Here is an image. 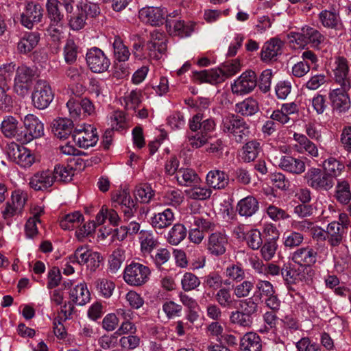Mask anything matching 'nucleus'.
<instances>
[{
	"label": "nucleus",
	"instance_id": "1",
	"mask_svg": "<svg viewBox=\"0 0 351 351\" xmlns=\"http://www.w3.org/2000/svg\"><path fill=\"white\" fill-rule=\"evenodd\" d=\"M290 43H294L299 47H304L309 44L314 49H320L327 43L326 37L317 29L304 26L300 32H291L287 35Z\"/></svg>",
	"mask_w": 351,
	"mask_h": 351
},
{
	"label": "nucleus",
	"instance_id": "2",
	"mask_svg": "<svg viewBox=\"0 0 351 351\" xmlns=\"http://www.w3.org/2000/svg\"><path fill=\"white\" fill-rule=\"evenodd\" d=\"M220 128L224 133L232 134L238 143H241L249 134L246 122L235 114L228 113L223 116Z\"/></svg>",
	"mask_w": 351,
	"mask_h": 351
},
{
	"label": "nucleus",
	"instance_id": "3",
	"mask_svg": "<svg viewBox=\"0 0 351 351\" xmlns=\"http://www.w3.org/2000/svg\"><path fill=\"white\" fill-rule=\"evenodd\" d=\"M151 275L149 267L140 263L132 262L123 272V280L131 286L140 287L148 282Z\"/></svg>",
	"mask_w": 351,
	"mask_h": 351
},
{
	"label": "nucleus",
	"instance_id": "4",
	"mask_svg": "<svg viewBox=\"0 0 351 351\" xmlns=\"http://www.w3.org/2000/svg\"><path fill=\"white\" fill-rule=\"evenodd\" d=\"M167 38L166 35L158 30L150 33L149 39L144 45L147 58L152 60H160L167 50Z\"/></svg>",
	"mask_w": 351,
	"mask_h": 351
},
{
	"label": "nucleus",
	"instance_id": "5",
	"mask_svg": "<svg viewBox=\"0 0 351 351\" xmlns=\"http://www.w3.org/2000/svg\"><path fill=\"white\" fill-rule=\"evenodd\" d=\"M304 179L307 185L315 191H328L335 185V180L324 170L317 167L308 169Z\"/></svg>",
	"mask_w": 351,
	"mask_h": 351
},
{
	"label": "nucleus",
	"instance_id": "6",
	"mask_svg": "<svg viewBox=\"0 0 351 351\" xmlns=\"http://www.w3.org/2000/svg\"><path fill=\"white\" fill-rule=\"evenodd\" d=\"M25 130H21L19 142L26 144L44 135V125L39 119L32 114H27L23 119Z\"/></svg>",
	"mask_w": 351,
	"mask_h": 351
},
{
	"label": "nucleus",
	"instance_id": "7",
	"mask_svg": "<svg viewBox=\"0 0 351 351\" xmlns=\"http://www.w3.org/2000/svg\"><path fill=\"white\" fill-rule=\"evenodd\" d=\"M43 15L44 10L39 3L28 1L25 3L23 10L20 15V22L25 27L32 29L35 25L42 21Z\"/></svg>",
	"mask_w": 351,
	"mask_h": 351
},
{
	"label": "nucleus",
	"instance_id": "8",
	"mask_svg": "<svg viewBox=\"0 0 351 351\" xmlns=\"http://www.w3.org/2000/svg\"><path fill=\"white\" fill-rule=\"evenodd\" d=\"M54 95L49 84L42 80L36 82L32 94L34 106L39 110L47 108L53 99Z\"/></svg>",
	"mask_w": 351,
	"mask_h": 351
},
{
	"label": "nucleus",
	"instance_id": "9",
	"mask_svg": "<svg viewBox=\"0 0 351 351\" xmlns=\"http://www.w3.org/2000/svg\"><path fill=\"white\" fill-rule=\"evenodd\" d=\"M86 61L90 70L97 73L106 71L110 65V59L101 49L96 47L88 49Z\"/></svg>",
	"mask_w": 351,
	"mask_h": 351
},
{
	"label": "nucleus",
	"instance_id": "10",
	"mask_svg": "<svg viewBox=\"0 0 351 351\" xmlns=\"http://www.w3.org/2000/svg\"><path fill=\"white\" fill-rule=\"evenodd\" d=\"M257 86V76L254 71L243 72L231 85L233 94L243 95L251 93Z\"/></svg>",
	"mask_w": 351,
	"mask_h": 351
},
{
	"label": "nucleus",
	"instance_id": "11",
	"mask_svg": "<svg viewBox=\"0 0 351 351\" xmlns=\"http://www.w3.org/2000/svg\"><path fill=\"white\" fill-rule=\"evenodd\" d=\"M34 76V71L25 65L16 69L14 88L18 95L24 96L27 93Z\"/></svg>",
	"mask_w": 351,
	"mask_h": 351
},
{
	"label": "nucleus",
	"instance_id": "12",
	"mask_svg": "<svg viewBox=\"0 0 351 351\" xmlns=\"http://www.w3.org/2000/svg\"><path fill=\"white\" fill-rule=\"evenodd\" d=\"M72 137L77 145L84 149L95 146L99 140L97 129L90 125L75 129Z\"/></svg>",
	"mask_w": 351,
	"mask_h": 351
},
{
	"label": "nucleus",
	"instance_id": "13",
	"mask_svg": "<svg viewBox=\"0 0 351 351\" xmlns=\"http://www.w3.org/2000/svg\"><path fill=\"white\" fill-rule=\"evenodd\" d=\"M228 245V237L225 231H216L208 237L206 250L214 256L224 254Z\"/></svg>",
	"mask_w": 351,
	"mask_h": 351
},
{
	"label": "nucleus",
	"instance_id": "14",
	"mask_svg": "<svg viewBox=\"0 0 351 351\" xmlns=\"http://www.w3.org/2000/svg\"><path fill=\"white\" fill-rule=\"evenodd\" d=\"M167 10L160 7H145L138 12L139 19L152 26H158L165 22Z\"/></svg>",
	"mask_w": 351,
	"mask_h": 351
},
{
	"label": "nucleus",
	"instance_id": "15",
	"mask_svg": "<svg viewBox=\"0 0 351 351\" xmlns=\"http://www.w3.org/2000/svg\"><path fill=\"white\" fill-rule=\"evenodd\" d=\"M112 199L121 207L125 219H130L136 211V203L133 200L129 192L122 190L113 195Z\"/></svg>",
	"mask_w": 351,
	"mask_h": 351
},
{
	"label": "nucleus",
	"instance_id": "16",
	"mask_svg": "<svg viewBox=\"0 0 351 351\" xmlns=\"http://www.w3.org/2000/svg\"><path fill=\"white\" fill-rule=\"evenodd\" d=\"M54 183L51 170L45 169L35 173L30 178L29 185L34 191H45Z\"/></svg>",
	"mask_w": 351,
	"mask_h": 351
},
{
	"label": "nucleus",
	"instance_id": "17",
	"mask_svg": "<svg viewBox=\"0 0 351 351\" xmlns=\"http://www.w3.org/2000/svg\"><path fill=\"white\" fill-rule=\"evenodd\" d=\"M343 87L332 90L329 93V99L334 109L339 112H346L350 108V100L348 91Z\"/></svg>",
	"mask_w": 351,
	"mask_h": 351
},
{
	"label": "nucleus",
	"instance_id": "18",
	"mask_svg": "<svg viewBox=\"0 0 351 351\" xmlns=\"http://www.w3.org/2000/svg\"><path fill=\"white\" fill-rule=\"evenodd\" d=\"M21 128L17 118L11 115L4 117L0 125V130L5 137L14 138L17 141L21 135Z\"/></svg>",
	"mask_w": 351,
	"mask_h": 351
},
{
	"label": "nucleus",
	"instance_id": "19",
	"mask_svg": "<svg viewBox=\"0 0 351 351\" xmlns=\"http://www.w3.org/2000/svg\"><path fill=\"white\" fill-rule=\"evenodd\" d=\"M278 167L282 170L293 175H300L306 169L305 162L303 160L290 155L282 156L280 158Z\"/></svg>",
	"mask_w": 351,
	"mask_h": 351
},
{
	"label": "nucleus",
	"instance_id": "20",
	"mask_svg": "<svg viewBox=\"0 0 351 351\" xmlns=\"http://www.w3.org/2000/svg\"><path fill=\"white\" fill-rule=\"evenodd\" d=\"M317 252L312 247L306 246L295 250L292 254V260L301 266H311L317 261Z\"/></svg>",
	"mask_w": 351,
	"mask_h": 351
},
{
	"label": "nucleus",
	"instance_id": "21",
	"mask_svg": "<svg viewBox=\"0 0 351 351\" xmlns=\"http://www.w3.org/2000/svg\"><path fill=\"white\" fill-rule=\"evenodd\" d=\"M293 139L298 143L297 151L301 154H306L311 158L319 156L317 146L312 142L306 135L299 133L293 134Z\"/></svg>",
	"mask_w": 351,
	"mask_h": 351
},
{
	"label": "nucleus",
	"instance_id": "22",
	"mask_svg": "<svg viewBox=\"0 0 351 351\" xmlns=\"http://www.w3.org/2000/svg\"><path fill=\"white\" fill-rule=\"evenodd\" d=\"M203 114L197 112L189 120V128L193 132L199 130L202 134L207 136L215 130L216 124L213 119L203 120Z\"/></svg>",
	"mask_w": 351,
	"mask_h": 351
},
{
	"label": "nucleus",
	"instance_id": "23",
	"mask_svg": "<svg viewBox=\"0 0 351 351\" xmlns=\"http://www.w3.org/2000/svg\"><path fill=\"white\" fill-rule=\"evenodd\" d=\"M206 184L210 189L221 190L225 189L229 184V176L223 171L219 169L210 170L206 175Z\"/></svg>",
	"mask_w": 351,
	"mask_h": 351
},
{
	"label": "nucleus",
	"instance_id": "24",
	"mask_svg": "<svg viewBox=\"0 0 351 351\" xmlns=\"http://www.w3.org/2000/svg\"><path fill=\"white\" fill-rule=\"evenodd\" d=\"M283 43L277 38L270 39L266 42L261 50V60L264 62H269L276 59L282 53Z\"/></svg>",
	"mask_w": 351,
	"mask_h": 351
},
{
	"label": "nucleus",
	"instance_id": "25",
	"mask_svg": "<svg viewBox=\"0 0 351 351\" xmlns=\"http://www.w3.org/2000/svg\"><path fill=\"white\" fill-rule=\"evenodd\" d=\"M193 76L199 83L216 84L224 81V75L220 69L194 71Z\"/></svg>",
	"mask_w": 351,
	"mask_h": 351
},
{
	"label": "nucleus",
	"instance_id": "26",
	"mask_svg": "<svg viewBox=\"0 0 351 351\" xmlns=\"http://www.w3.org/2000/svg\"><path fill=\"white\" fill-rule=\"evenodd\" d=\"M259 209V203L256 197L252 195L247 196L237 203L236 210L239 215L250 217L254 215Z\"/></svg>",
	"mask_w": 351,
	"mask_h": 351
},
{
	"label": "nucleus",
	"instance_id": "27",
	"mask_svg": "<svg viewBox=\"0 0 351 351\" xmlns=\"http://www.w3.org/2000/svg\"><path fill=\"white\" fill-rule=\"evenodd\" d=\"M73 123L66 118H59L53 121L51 130L54 135L60 139L66 138L73 134Z\"/></svg>",
	"mask_w": 351,
	"mask_h": 351
},
{
	"label": "nucleus",
	"instance_id": "28",
	"mask_svg": "<svg viewBox=\"0 0 351 351\" xmlns=\"http://www.w3.org/2000/svg\"><path fill=\"white\" fill-rule=\"evenodd\" d=\"M165 23L168 32L173 36L186 37L190 36L193 30L191 25H186L182 20L167 18Z\"/></svg>",
	"mask_w": 351,
	"mask_h": 351
},
{
	"label": "nucleus",
	"instance_id": "29",
	"mask_svg": "<svg viewBox=\"0 0 351 351\" xmlns=\"http://www.w3.org/2000/svg\"><path fill=\"white\" fill-rule=\"evenodd\" d=\"M337 63V66L334 71L335 82L345 89H350L351 85L348 77L349 68L347 60L343 58H339Z\"/></svg>",
	"mask_w": 351,
	"mask_h": 351
},
{
	"label": "nucleus",
	"instance_id": "30",
	"mask_svg": "<svg viewBox=\"0 0 351 351\" xmlns=\"http://www.w3.org/2000/svg\"><path fill=\"white\" fill-rule=\"evenodd\" d=\"M175 219L174 213L170 208L155 214L151 218V224L156 230L164 229L172 224Z\"/></svg>",
	"mask_w": 351,
	"mask_h": 351
},
{
	"label": "nucleus",
	"instance_id": "31",
	"mask_svg": "<svg viewBox=\"0 0 351 351\" xmlns=\"http://www.w3.org/2000/svg\"><path fill=\"white\" fill-rule=\"evenodd\" d=\"M59 0H47V16L52 25H60L64 20V14L62 12Z\"/></svg>",
	"mask_w": 351,
	"mask_h": 351
},
{
	"label": "nucleus",
	"instance_id": "32",
	"mask_svg": "<svg viewBox=\"0 0 351 351\" xmlns=\"http://www.w3.org/2000/svg\"><path fill=\"white\" fill-rule=\"evenodd\" d=\"M261 151V143L258 141H250L246 143L242 147L241 160L246 163L254 161Z\"/></svg>",
	"mask_w": 351,
	"mask_h": 351
},
{
	"label": "nucleus",
	"instance_id": "33",
	"mask_svg": "<svg viewBox=\"0 0 351 351\" xmlns=\"http://www.w3.org/2000/svg\"><path fill=\"white\" fill-rule=\"evenodd\" d=\"M69 298L74 304L83 306L89 302L90 294L86 284L80 283L71 290Z\"/></svg>",
	"mask_w": 351,
	"mask_h": 351
},
{
	"label": "nucleus",
	"instance_id": "34",
	"mask_svg": "<svg viewBox=\"0 0 351 351\" xmlns=\"http://www.w3.org/2000/svg\"><path fill=\"white\" fill-rule=\"evenodd\" d=\"M175 178L180 185L185 186L198 184L201 181L198 175L192 169H178Z\"/></svg>",
	"mask_w": 351,
	"mask_h": 351
},
{
	"label": "nucleus",
	"instance_id": "35",
	"mask_svg": "<svg viewBox=\"0 0 351 351\" xmlns=\"http://www.w3.org/2000/svg\"><path fill=\"white\" fill-rule=\"evenodd\" d=\"M343 234L344 229L339 222L332 221L328 225L326 234L328 242L331 246H338L343 241Z\"/></svg>",
	"mask_w": 351,
	"mask_h": 351
},
{
	"label": "nucleus",
	"instance_id": "36",
	"mask_svg": "<svg viewBox=\"0 0 351 351\" xmlns=\"http://www.w3.org/2000/svg\"><path fill=\"white\" fill-rule=\"evenodd\" d=\"M335 197L341 204H348L351 200L350 186L348 181L338 180L335 191Z\"/></svg>",
	"mask_w": 351,
	"mask_h": 351
},
{
	"label": "nucleus",
	"instance_id": "37",
	"mask_svg": "<svg viewBox=\"0 0 351 351\" xmlns=\"http://www.w3.org/2000/svg\"><path fill=\"white\" fill-rule=\"evenodd\" d=\"M215 300L219 306L223 308H230L237 302L234 293H232L230 288L224 287L217 291L215 295Z\"/></svg>",
	"mask_w": 351,
	"mask_h": 351
},
{
	"label": "nucleus",
	"instance_id": "38",
	"mask_svg": "<svg viewBox=\"0 0 351 351\" xmlns=\"http://www.w3.org/2000/svg\"><path fill=\"white\" fill-rule=\"evenodd\" d=\"M235 108L238 113L246 117L252 116L259 111L258 101L251 97L237 103Z\"/></svg>",
	"mask_w": 351,
	"mask_h": 351
},
{
	"label": "nucleus",
	"instance_id": "39",
	"mask_svg": "<svg viewBox=\"0 0 351 351\" xmlns=\"http://www.w3.org/2000/svg\"><path fill=\"white\" fill-rule=\"evenodd\" d=\"M241 351H261V339L254 332L246 333L241 339Z\"/></svg>",
	"mask_w": 351,
	"mask_h": 351
},
{
	"label": "nucleus",
	"instance_id": "40",
	"mask_svg": "<svg viewBox=\"0 0 351 351\" xmlns=\"http://www.w3.org/2000/svg\"><path fill=\"white\" fill-rule=\"evenodd\" d=\"M39 38V34L36 32L25 34L17 44L18 51L23 54L30 52L38 45Z\"/></svg>",
	"mask_w": 351,
	"mask_h": 351
},
{
	"label": "nucleus",
	"instance_id": "41",
	"mask_svg": "<svg viewBox=\"0 0 351 351\" xmlns=\"http://www.w3.org/2000/svg\"><path fill=\"white\" fill-rule=\"evenodd\" d=\"M344 169V165L333 157H330L323 162V170L331 177L332 180H335L343 171Z\"/></svg>",
	"mask_w": 351,
	"mask_h": 351
},
{
	"label": "nucleus",
	"instance_id": "42",
	"mask_svg": "<svg viewBox=\"0 0 351 351\" xmlns=\"http://www.w3.org/2000/svg\"><path fill=\"white\" fill-rule=\"evenodd\" d=\"M187 230L185 226L182 223H176L169 231L167 234V241L173 245H177L180 243L186 237Z\"/></svg>",
	"mask_w": 351,
	"mask_h": 351
},
{
	"label": "nucleus",
	"instance_id": "43",
	"mask_svg": "<svg viewBox=\"0 0 351 351\" xmlns=\"http://www.w3.org/2000/svg\"><path fill=\"white\" fill-rule=\"evenodd\" d=\"M143 93L140 89L132 90L123 97L124 107L127 110L136 111L142 101Z\"/></svg>",
	"mask_w": 351,
	"mask_h": 351
},
{
	"label": "nucleus",
	"instance_id": "44",
	"mask_svg": "<svg viewBox=\"0 0 351 351\" xmlns=\"http://www.w3.org/2000/svg\"><path fill=\"white\" fill-rule=\"evenodd\" d=\"M84 219L82 214L78 211L67 214L60 221V227L64 230H73L78 227Z\"/></svg>",
	"mask_w": 351,
	"mask_h": 351
},
{
	"label": "nucleus",
	"instance_id": "45",
	"mask_svg": "<svg viewBox=\"0 0 351 351\" xmlns=\"http://www.w3.org/2000/svg\"><path fill=\"white\" fill-rule=\"evenodd\" d=\"M136 200L141 203H149L155 195V191L148 184H141L136 186L134 191Z\"/></svg>",
	"mask_w": 351,
	"mask_h": 351
},
{
	"label": "nucleus",
	"instance_id": "46",
	"mask_svg": "<svg viewBox=\"0 0 351 351\" xmlns=\"http://www.w3.org/2000/svg\"><path fill=\"white\" fill-rule=\"evenodd\" d=\"M54 177V182H66L72 180L74 176V169L69 165H56L52 171Z\"/></svg>",
	"mask_w": 351,
	"mask_h": 351
},
{
	"label": "nucleus",
	"instance_id": "47",
	"mask_svg": "<svg viewBox=\"0 0 351 351\" xmlns=\"http://www.w3.org/2000/svg\"><path fill=\"white\" fill-rule=\"evenodd\" d=\"M239 234V232H237ZM242 235L238 234V237H243L247 242V245L252 250H258L263 243L261 232L256 229H252L247 233L240 232Z\"/></svg>",
	"mask_w": 351,
	"mask_h": 351
},
{
	"label": "nucleus",
	"instance_id": "48",
	"mask_svg": "<svg viewBox=\"0 0 351 351\" xmlns=\"http://www.w3.org/2000/svg\"><path fill=\"white\" fill-rule=\"evenodd\" d=\"M112 46L115 61H127L129 59L130 52L120 37L114 38Z\"/></svg>",
	"mask_w": 351,
	"mask_h": 351
},
{
	"label": "nucleus",
	"instance_id": "49",
	"mask_svg": "<svg viewBox=\"0 0 351 351\" xmlns=\"http://www.w3.org/2000/svg\"><path fill=\"white\" fill-rule=\"evenodd\" d=\"M76 8L80 11L84 16L88 18H95L100 14L99 4L90 1H81L77 4Z\"/></svg>",
	"mask_w": 351,
	"mask_h": 351
},
{
	"label": "nucleus",
	"instance_id": "50",
	"mask_svg": "<svg viewBox=\"0 0 351 351\" xmlns=\"http://www.w3.org/2000/svg\"><path fill=\"white\" fill-rule=\"evenodd\" d=\"M283 244L286 247L293 249L300 246L304 240L302 233L295 231H287L283 234Z\"/></svg>",
	"mask_w": 351,
	"mask_h": 351
},
{
	"label": "nucleus",
	"instance_id": "51",
	"mask_svg": "<svg viewBox=\"0 0 351 351\" xmlns=\"http://www.w3.org/2000/svg\"><path fill=\"white\" fill-rule=\"evenodd\" d=\"M223 280L221 276L217 272H211L206 275L204 279V285L205 287L212 290H219L222 288ZM228 280L224 282V285H229Z\"/></svg>",
	"mask_w": 351,
	"mask_h": 351
},
{
	"label": "nucleus",
	"instance_id": "52",
	"mask_svg": "<svg viewBox=\"0 0 351 351\" xmlns=\"http://www.w3.org/2000/svg\"><path fill=\"white\" fill-rule=\"evenodd\" d=\"M193 187L186 191L189 197L193 199L205 200L210 197L212 190L206 186H201L193 184Z\"/></svg>",
	"mask_w": 351,
	"mask_h": 351
},
{
	"label": "nucleus",
	"instance_id": "53",
	"mask_svg": "<svg viewBox=\"0 0 351 351\" xmlns=\"http://www.w3.org/2000/svg\"><path fill=\"white\" fill-rule=\"evenodd\" d=\"M141 248L144 254H149L158 245V241L153 234L146 231H141Z\"/></svg>",
	"mask_w": 351,
	"mask_h": 351
},
{
	"label": "nucleus",
	"instance_id": "54",
	"mask_svg": "<svg viewBox=\"0 0 351 351\" xmlns=\"http://www.w3.org/2000/svg\"><path fill=\"white\" fill-rule=\"evenodd\" d=\"M193 223L203 232L213 231L216 227L215 221L208 217L207 213L193 217Z\"/></svg>",
	"mask_w": 351,
	"mask_h": 351
},
{
	"label": "nucleus",
	"instance_id": "55",
	"mask_svg": "<svg viewBox=\"0 0 351 351\" xmlns=\"http://www.w3.org/2000/svg\"><path fill=\"white\" fill-rule=\"evenodd\" d=\"M8 89L5 80L0 77V110L10 111L12 106V99L7 94Z\"/></svg>",
	"mask_w": 351,
	"mask_h": 351
},
{
	"label": "nucleus",
	"instance_id": "56",
	"mask_svg": "<svg viewBox=\"0 0 351 351\" xmlns=\"http://www.w3.org/2000/svg\"><path fill=\"white\" fill-rule=\"evenodd\" d=\"M230 322L243 328H250L253 323V318L249 317L241 310H237L231 312L230 315Z\"/></svg>",
	"mask_w": 351,
	"mask_h": 351
},
{
	"label": "nucleus",
	"instance_id": "57",
	"mask_svg": "<svg viewBox=\"0 0 351 351\" xmlns=\"http://www.w3.org/2000/svg\"><path fill=\"white\" fill-rule=\"evenodd\" d=\"M200 280L194 274L185 273L181 280L182 288L184 291H190L197 288L200 285Z\"/></svg>",
	"mask_w": 351,
	"mask_h": 351
},
{
	"label": "nucleus",
	"instance_id": "58",
	"mask_svg": "<svg viewBox=\"0 0 351 351\" xmlns=\"http://www.w3.org/2000/svg\"><path fill=\"white\" fill-rule=\"evenodd\" d=\"M281 275L283 278L285 282L288 285V289H291V285L297 283L300 280L299 273L297 270L291 268L289 265H284L281 269Z\"/></svg>",
	"mask_w": 351,
	"mask_h": 351
},
{
	"label": "nucleus",
	"instance_id": "59",
	"mask_svg": "<svg viewBox=\"0 0 351 351\" xmlns=\"http://www.w3.org/2000/svg\"><path fill=\"white\" fill-rule=\"evenodd\" d=\"M97 291L102 296L109 298L114 289V284L112 281L106 278H99L95 281Z\"/></svg>",
	"mask_w": 351,
	"mask_h": 351
},
{
	"label": "nucleus",
	"instance_id": "60",
	"mask_svg": "<svg viewBox=\"0 0 351 351\" xmlns=\"http://www.w3.org/2000/svg\"><path fill=\"white\" fill-rule=\"evenodd\" d=\"M86 20L84 14L76 9V12L73 13L68 19L69 26L72 30L79 31L85 27Z\"/></svg>",
	"mask_w": 351,
	"mask_h": 351
},
{
	"label": "nucleus",
	"instance_id": "61",
	"mask_svg": "<svg viewBox=\"0 0 351 351\" xmlns=\"http://www.w3.org/2000/svg\"><path fill=\"white\" fill-rule=\"evenodd\" d=\"M319 20L322 24L328 28H335L338 24V15L331 11L323 10L319 14Z\"/></svg>",
	"mask_w": 351,
	"mask_h": 351
},
{
	"label": "nucleus",
	"instance_id": "62",
	"mask_svg": "<svg viewBox=\"0 0 351 351\" xmlns=\"http://www.w3.org/2000/svg\"><path fill=\"white\" fill-rule=\"evenodd\" d=\"M258 308V305L252 298L244 299L239 302V310L249 317L253 318V316L256 314Z\"/></svg>",
	"mask_w": 351,
	"mask_h": 351
},
{
	"label": "nucleus",
	"instance_id": "63",
	"mask_svg": "<svg viewBox=\"0 0 351 351\" xmlns=\"http://www.w3.org/2000/svg\"><path fill=\"white\" fill-rule=\"evenodd\" d=\"M256 288L260 299L271 296L276 292L272 284L267 280H259L256 284Z\"/></svg>",
	"mask_w": 351,
	"mask_h": 351
},
{
	"label": "nucleus",
	"instance_id": "64",
	"mask_svg": "<svg viewBox=\"0 0 351 351\" xmlns=\"http://www.w3.org/2000/svg\"><path fill=\"white\" fill-rule=\"evenodd\" d=\"M254 288V283L250 280H244L233 287L234 295L238 298L247 297Z\"/></svg>",
	"mask_w": 351,
	"mask_h": 351
}]
</instances>
